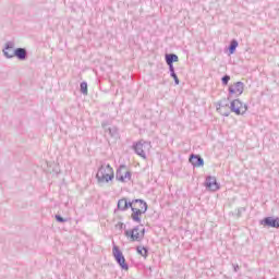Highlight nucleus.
<instances>
[{
	"mask_svg": "<svg viewBox=\"0 0 279 279\" xmlns=\"http://www.w3.org/2000/svg\"><path fill=\"white\" fill-rule=\"evenodd\" d=\"M221 82L223 86H228V82H230V75L226 74L222 76Z\"/></svg>",
	"mask_w": 279,
	"mask_h": 279,
	"instance_id": "24",
	"label": "nucleus"
},
{
	"mask_svg": "<svg viewBox=\"0 0 279 279\" xmlns=\"http://www.w3.org/2000/svg\"><path fill=\"white\" fill-rule=\"evenodd\" d=\"M230 110L231 112H234V114L243 116L247 112V105L243 104L241 99L236 98L231 101Z\"/></svg>",
	"mask_w": 279,
	"mask_h": 279,
	"instance_id": "5",
	"label": "nucleus"
},
{
	"mask_svg": "<svg viewBox=\"0 0 279 279\" xmlns=\"http://www.w3.org/2000/svg\"><path fill=\"white\" fill-rule=\"evenodd\" d=\"M168 66H169L170 75H173V73H175V68L173 66V64H168Z\"/></svg>",
	"mask_w": 279,
	"mask_h": 279,
	"instance_id": "29",
	"label": "nucleus"
},
{
	"mask_svg": "<svg viewBox=\"0 0 279 279\" xmlns=\"http://www.w3.org/2000/svg\"><path fill=\"white\" fill-rule=\"evenodd\" d=\"M245 207H240L238 208V213H236V217H241V215H243V213H245Z\"/></svg>",
	"mask_w": 279,
	"mask_h": 279,
	"instance_id": "27",
	"label": "nucleus"
},
{
	"mask_svg": "<svg viewBox=\"0 0 279 279\" xmlns=\"http://www.w3.org/2000/svg\"><path fill=\"white\" fill-rule=\"evenodd\" d=\"M236 47H239V41H236V39L231 40V43L229 45L230 56H232V53H234L236 51Z\"/></svg>",
	"mask_w": 279,
	"mask_h": 279,
	"instance_id": "18",
	"label": "nucleus"
},
{
	"mask_svg": "<svg viewBox=\"0 0 279 279\" xmlns=\"http://www.w3.org/2000/svg\"><path fill=\"white\" fill-rule=\"evenodd\" d=\"M136 252L140 256H143V258H147V256H149V250L145 246H136Z\"/></svg>",
	"mask_w": 279,
	"mask_h": 279,
	"instance_id": "16",
	"label": "nucleus"
},
{
	"mask_svg": "<svg viewBox=\"0 0 279 279\" xmlns=\"http://www.w3.org/2000/svg\"><path fill=\"white\" fill-rule=\"evenodd\" d=\"M134 206V203L128 202V198H121L118 201V210L125 211L128 208H132Z\"/></svg>",
	"mask_w": 279,
	"mask_h": 279,
	"instance_id": "12",
	"label": "nucleus"
},
{
	"mask_svg": "<svg viewBox=\"0 0 279 279\" xmlns=\"http://www.w3.org/2000/svg\"><path fill=\"white\" fill-rule=\"evenodd\" d=\"M133 149L137 156H141L144 160L147 158V154L145 153V142H137L133 145Z\"/></svg>",
	"mask_w": 279,
	"mask_h": 279,
	"instance_id": "8",
	"label": "nucleus"
},
{
	"mask_svg": "<svg viewBox=\"0 0 279 279\" xmlns=\"http://www.w3.org/2000/svg\"><path fill=\"white\" fill-rule=\"evenodd\" d=\"M123 178H124V182H130V180H132V172L125 171Z\"/></svg>",
	"mask_w": 279,
	"mask_h": 279,
	"instance_id": "23",
	"label": "nucleus"
},
{
	"mask_svg": "<svg viewBox=\"0 0 279 279\" xmlns=\"http://www.w3.org/2000/svg\"><path fill=\"white\" fill-rule=\"evenodd\" d=\"M141 227L136 226L131 230H124V236L126 239H130L131 241H137L141 242L142 239H145V228H143L141 231Z\"/></svg>",
	"mask_w": 279,
	"mask_h": 279,
	"instance_id": "3",
	"label": "nucleus"
},
{
	"mask_svg": "<svg viewBox=\"0 0 279 279\" xmlns=\"http://www.w3.org/2000/svg\"><path fill=\"white\" fill-rule=\"evenodd\" d=\"M190 162L192 167H204V158L199 155L192 154L190 155Z\"/></svg>",
	"mask_w": 279,
	"mask_h": 279,
	"instance_id": "10",
	"label": "nucleus"
},
{
	"mask_svg": "<svg viewBox=\"0 0 279 279\" xmlns=\"http://www.w3.org/2000/svg\"><path fill=\"white\" fill-rule=\"evenodd\" d=\"M205 186L209 191H219V183L217 182V178L213 175L206 177Z\"/></svg>",
	"mask_w": 279,
	"mask_h": 279,
	"instance_id": "6",
	"label": "nucleus"
},
{
	"mask_svg": "<svg viewBox=\"0 0 279 279\" xmlns=\"http://www.w3.org/2000/svg\"><path fill=\"white\" fill-rule=\"evenodd\" d=\"M98 184H108L114 180V169L110 163L101 162L96 173Z\"/></svg>",
	"mask_w": 279,
	"mask_h": 279,
	"instance_id": "1",
	"label": "nucleus"
},
{
	"mask_svg": "<svg viewBox=\"0 0 279 279\" xmlns=\"http://www.w3.org/2000/svg\"><path fill=\"white\" fill-rule=\"evenodd\" d=\"M179 58L175 53H167L166 54V63L173 64V62H178Z\"/></svg>",
	"mask_w": 279,
	"mask_h": 279,
	"instance_id": "17",
	"label": "nucleus"
},
{
	"mask_svg": "<svg viewBox=\"0 0 279 279\" xmlns=\"http://www.w3.org/2000/svg\"><path fill=\"white\" fill-rule=\"evenodd\" d=\"M56 221H58L59 223H66V219H64L62 216L60 215H56L54 216Z\"/></svg>",
	"mask_w": 279,
	"mask_h": 279,
	"instance_id": "26",
	"label": "nucleus"
},
{
	"mask_svg": "<svg viewBox=\"0 0 279 279\" xmlns=\"http://www.w3.org/2000/svg\"><path fill=\"white\" fill-rule=\"evenodd\" d=\"M109 125H110V123L108 121H104L101 123V128H104L105 132H108V129H106V128H108Z\"/></svg>",
	"mask_w": 279,
	"mask_h": 279,
	"instance_id": "28",
	"label": "nucleus"
},
{
	"mask_svg": "<svg viewBox=\"0 0 279 279\" xmlns=\"http://www.w3.org/2000/svg\"><path fill=\"white\" fill-rule=\"evenodd\" d=\"M81 93L84 95H88V83L86 82L81 83Z\"/></svg>",
	"mask_w": 279,
	"mask_h": 279,
	"instance_id": "20",
	"label": "nucleus"
},
{
	"mask_svg": "<svg viewBox=\"0 0 279 279\" xmlns=\"http://www.w3.org/2000/svg\"><path fill=\"white\" fill-rule=\"evenodd\" d=\"M217 112L221 114L222 117H230V110L228 108H221V107H216Z\"/></svg>",
	"mask_w": 279,
	"mask_h": 279,
	"instance_id": "19",
	"label": "nucleus"
},
{
	"mask_svg": "<svg viewBox=\"0 0 279 279\" xmlns=\"http://www.w3.org/2000/svg\"><path fill=\"white\" fill-rule=\"evenodd\" d=\"M15 58H17V60H25L27 58V49L16 48L15 49Z\"/></svg>",
	"mask_w": 279,
	"mask_h": 279,
	"instance_id": "14",
	"label": "nucleus"
},
{
	"mask_svg": "<svg viewBox=\"0 0 279 279\" xmlns=\"http://www.w3.org/2000/svg\"><path fill=\"white\" fill-rule=\"evenodd\" d=\"M243 90H245V83L241 81L230 85L228 88V101H231L234 97H241V95H243Z\"/></svg>",
	"mask_w": 279,
	"mask_h": 279,
	"instance_id": "2",
	"label": "nucleus"
},
{
	"mask_svg": "<svg viewBox=\"0 0 279 279\" xmlns=\"http://www.w3.org/2000/svg\"><path fill=\"white\" fill-rule=\"evenodd\" d=\"M170 77L174 80L175 86L180 85V78H178V74L175 72L170 74Z\"/></svg>",
	"mask_w": 279,
	"mask_h": 279,
	"instance_id": "25",
	"label": "nucleus"
},
{
	"mask_svg": "<svg viewBox=\"0 0 279 279\" xmlns=\"http://www.w3.org/2000/svg\"><path fill=\"white\" fill-rule=\"evenodd\" d=\"M124 169H126L125 165H121L119 167V169L116 172V179L118 180V182H125V178H123V171Z\"/></svg>",
	"mask_w": 279,
	"mask_h": 279,
	"instance_id": "15",
	"label": "nucleus"
},
{
	"mask_svg": "<svg viewBox=\"0 0 279 279\" xmlns=\"http://www.w3.org/2000/svg\"><path fill=\"white\" fill-rule=\"evenodd\" d=\"M112 254L114 260L118 263V265L121 267L123 271H128L130 269V266L128 263H125V256L123 255V252L119 248V246L113 245Z\"/></svg>",
	"mask_w": 279,
	"mask_h": 279,
	"instance_id": "4",
	"label": "nucleus"
},
{
	"mask_svg": "<svg viewBox=\"0 0 279 279\" xmlns=\"http://www.w3.org/2000/svg\"><path fill=\"white\" fill-rule=\"evenodd\" d=\"M239 269H240V267H239V264H233V271H235V274H236V271H239Z\"/></svg>",
	"mask_w": 279,
	"mask_h": 279,
	"instance_id": "30",
	"label": "nucleus"
},
{
	"mask_svg": "<svg viewBox=\"0 0 279 279\" xmlns=\"http://www.w3.org/2000/svg\"><path fill=\"white\" fill-rule=\"evenodd\" d=\"M132 210V215L131 218L136 222V223H141V216L140 215H144L145 211H143V209L138 208V207H131Z\"/></svg>",
	"mask_w": 279,
	"mask_h": 279,
	"instance_id": "11",
	"label": "nucleus"
},
{
	"mask_svg": "<svg viewBox=\"0 0 279 279\" xmlns=\"http://www.w3.org/2000/svg\"><path fill=\"white\" fill-rule=\"evenodd\" d=\"M259 223L266 228H279V218L266 217Z\"/></svg>",
	"mask_w": 279,
	"mask_h": 279,
	"instance_id": "7",
	"label": "nucleus"
},
{
	"mask_svg": "<svg viewBox=\"0 0 279 279\" xmlns=\"http://www.w3.org/2000/svg\"><path fill=\"white\" fill-rule=\"evenodd\" d=\"M228 102H226V100H221V101H219V102H217V106H216V108H222V109H226V108H228Z\"/></svg>",
	"mask_w": 279,
	"mask_h": 279,
	"instance_id": "22",
	"label": "nucleus"
},
{
	"mask_svg": "<svg viewBox=\"0 0 279 279\" xmlns=\"http://www.w3.org/2000/svg\"><path fill=\"white\" fill-rule=\"evenodd\" d=\"M107 131L109 132L110 136H117V134H119V129L117 126L108 128Z\"/></svg>",
	"mask_w": 279,
	"mask_h": 279,
	"instance_id": "21",
	"label": "nucleus"
},
{
	"mask_svg": "<svg viewBox=\"0 0 279 279\" xmlns=\"http://www.w3.org/2000/svg\"><path fill=\"white\" fill-rule=\"evenodd\" d=\"M133 204V208H140L142 213H147V203L143 199H133L131 202Z\"/></svg>",
	"mask_w": 279,
	"mask_h": 279,
	"instance_id": "13",
	"label": "nucleus"
},
{
	"mask_svg": "<svg viewBox=\"0 0 279 279\" xmlns=\"http://www.w3.org/2000/svg\"><path fill=\"white\" fill-rule=\"evenodd\" d=\"M125 228V225L123 222H120V230H123Z\"/></svg>",
	"mask_w": 279,
	"mask_h": 279,
	"instance_id": "31",
	"label": "nucleus"
},
{
	"mask_svg": "<svg viewBox=\"0 0 279 279\" xmlns=\"http://www.w3.org/2000/svg\"><path fill=\"white\" fill-rule=\"evenodd\" d=\"M3 54L10 59V58H14V56L16 54L15 53V50H14V41H8L5 44V47L3 49Z\"/></svg>",
	"mask_w": 279,
	"mask_h": 279,
	"instance_id": "9",
	"label": "nucleus"
}]
</instances>
